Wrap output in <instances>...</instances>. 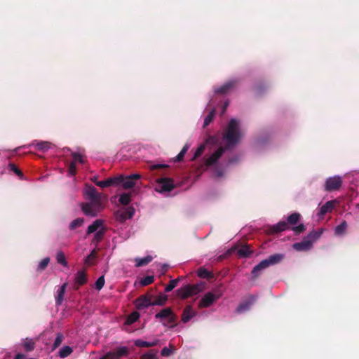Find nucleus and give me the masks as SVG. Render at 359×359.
<instances>
[{
  "label": "nucleus",
  "instance_id": "obj_1",
  "mask_svg": "<svg viewBox=\"0 0 359 359\" xmlns=\"http://www.w3.org/2000/svg\"><path fill=\"white\" fill-rule=\"evenodd\" d=\"M242 136L240 121L236 118H231L224 130L222 138L220 139L218 136L208 137L205 142L196 149L192 160L199 157L208 147L209 151L205 159V165L212 170L215 177H221L224 175L226 168L233 163L227 157L228 150L234 147Z\"/></svg>",
  "mask_w": 359,
  "mask_h": 359
},
{
  "label": "nucleus",
  "instance_id": "obj_2",
  "mask_svg": "<svg viewBox=\"0 0 359 359\" xmlns=\"http://www.w3.org/2000/svg\"><path fill=\"white\" fill-rule=\"evenodd\" d=\"M83 196L87 202L81 204L83 212L87 216L95 217L104 208L101 194L94 187L86 186Z\"/></svg>",
  "mask_w": 359,
  "mask_h": 359
},
{
  "label": "nucleus",
  "instance_id": "obj_3",
  "mask_svg": "<svg viewBox=\"0 0 359 359\" xmlns=\"http://www.w3.org/2000/svg\"><path fill=\"white\" fill-rule=\"evenodd\" d=\"M155 318L165 327L173 328L176 325L177 316L170 307L161 309L155 315Z\"/></svg>",
  "mask_w": 359,
  "mask_h": 359
},
{
  "label": "nucleus",
  "instance_id": "obj_4",
  "mask_svg": "<svg viewBox=\"0 0 359 359\" xmlns=\"http://www.w3.org/2000/svg\"><path fill=\"white\" fill-rule=\"evenodd\" d=\"M284 258L283 254H274L269 256L267 259L262 260L257 265H256L252 271V274L254 277L259 276L261 271L266 269L267 267L279 263Z\"/></svg>",
  "mask_w": 359,
  "mask_h": 359
},
{
  "label": "nucleus",
  "instance_id": "obj_5",
  "mask_svg": "<svg viewBox=\"0 0 359 359\" xmlns=\"http://www.w3.org/2000/svg\"><path fill=\"white\" fill-rule=\"evenodd\" d=\"M93 233H95V234L92 242L93 243L97 244L102 241L105 233V229L103 225V220L96 219L88 227L86 233L89 235Z\"/></svg>",
  "mask_w": 359,
  "mask_h": 359
},
{
  "label": "nucleus",
  "instance_id": "obj_6",
  "mask_svg": "<svg viewBox=\"0 0 359 359\" xmlns=\"http://www.w3.org/2000/svg\"><path fill=\"white\" fill-rule=\"evenodd\" d=\"M204 283L194 285H185L181 287L177 292V296L181 299H187L198 294L203 290Z\"/></svg>",
  "mask_w": 359,
  "mask_h": 359
},
{
  "label": "nucleus",
  "instance_id": "obj_7",
  "mask_svg": "<svg viewBox=\"0 0 359 359\" xmlns=\"http://www.w3.org/2000/svg\"><path fill=\"white\" fill-rule=\"evenodd\" d=\"M222 295V293L218 289H215L212 292H206L199 301L198 307L199 309L208 308L217 301Z\"/></svg>",
  "mask_w": 359,
  "mask_h": 359
},
{
  "label": "nucleus",
  "instance_id": "obj_8",
  "mask_svg": "<svg viewBox=\"0 0 359 359\" xmlns=\"http://www.w3.org/2000/svg\"><path fill=\"white\" fill-rule=\"evenodd\" d=\"M174 182L171 178L162 177L156 180L155 190L164 194L170 191L174 188Z\"/></svg>",
  "mask_w": 359,
  "mask_h": 359
},
{
  "label": "nucleus",
  "instance_id": "obj_9",
  "mask_svg": "<svg viewBox=\"0 0 359 359\" xmlns=\"http://www.w3.org/2000/svg\"><path fill=\"white\" fill-rule=\"evenodd\" d=\"M134 214L135 209L133 207H123L116 212L115 216L116 219L123 222L126 219L131 218Z\"/></svg>",
  "mask_w": 359,
  "mask_h": 359
},
{
  "label": "nucleus",
  "instance_id": "obj_10",
  "mask_svg": "<svg viewBox=\"0 0 359 359\" xmlns=\"http://www.w3.org/2000/svg\"><path fill=\"white\" fill-rule=\"evenodd\" d=\"M342 181L339 176H334L327 178L325 184V189L332 191L338 189L341 185Z\"/></svg>",
  "mask_w": 359,
  "mask_h": 359
},
{
  "label": "nucleus",
  "instance_id": "obj_11",
  "mask_svg": "<svg viewBox=\"0 0 359 359\" xmlns=\"http://www.w3.org/2000/svg\"><path fill=\"white\" fill-rule=\"evenodd\" d=\"M152 297L150 295H142L135 300V306L137 309L141 310L153 306Z\"/></svg>",
  "mask_w": 359,
  "mask_h": 359
},
{
  "label": "nucleus",
  "instance_id": "obj_12",
  "mask_svg": "<svg viewBox=\"0 0 359 359\" xmlns=\"http://www.w3.org/2000/svg\"><path fill=\"white\" fill-rule=\"evenodd\" d=\"M336 202L337 201L335 200L329 201L325 204L319 208L317 212L318 219H323L325 214L332 212L335 206Z\"/></svg>",
  "mask_w": 359,
  "mask_h": 359
},
{
  "label": "nucleus",
  "instance_id": "obj_13",
  "mask_svg": "<svg viewBox=\"0 0 359 359\" xmlns=\"http://www.w3.org/2000/svg\"><path fill=\"white\" fill-rule=\"evenodd\" d=\"M72 157L73 160L70 163L68 169L69 176H74L75 175L76 170V164L77 163H83V159L81 155L74 153Z\"/></svg>",
  "mask_w": 359,
  "mask_h": 359
},
{
  "label": "nucleus",
  "instance_id": "obj_14",
  "mask_svg": "<svg viewBox=\"0 0 359 359\" xmlns=\"http://www.w3.org/2000/svg\"><path fill=\"white\" fill-rule=\"evenodd\" d=\"M312 246L313 242L311 240H308L306 238L301 242L294 243L292 245L293 248L297 251H308Z\"/></svg>",
  "mask_w": 359,
  "mask_h": 359
},
{
  "label": "nucleus",
  "instance_id": "obj_15",
  "mask_svg": "<svg viewBox=\"0 0 359 359\" xmlns=\"http://www.w3.org/2000/svg\"><path fill=\"white\" fill-rule=\"evenodd\" d=\"M116 178L119 179V180H116V185L121 184L123 185V187L125 189H128L133 188L135 185V183L131 177H129V176L123 177V176L121 175L118 177H116Z\"/></svg>",
  "mask_w": 359,
  "mask_h": 359
},
{
  "label": "nucleus",
  "instance_id": "obj_16",
  "mask_svg": "<svg viewBox=\"0 0 359 359\" xmlns=\"http://www.w3.org/2000/svg\"><path fill=\"white\" fill-rule=\"evenodd\" d=\"M197 313L193 309L191 305L187 306L182 316V321L184 323H188L190 320H191L194 317L196 316Z\"/></svg>",
  "mask_w": 359,
  "mask_h": 359
},
{
  "label": "nucleus",
  "instance_id": "obj_17",
  "mask_svg": "<svg viewBox=\"0 0 359 359\" xmlns=\"http://www.w3.org/2000/svg\"><path fill=\"white\" fill-rule=\"evenodd\" d=\"M256 299L254 297H251L248 301L241 304L236 309V313H242L248 311Z\"/></svg>",
  "mask_w": 359,
  "mask_h": 359
},
{
  "label": "nucleus",
  "instance_id": "obj_18",
  "mask_svg": "<svg viewBox=\"0 0 359 359\" xmlns=\"http://www.w3.org/2000/svg\"><path fill=\"white\" fill-rule=\"evenodd\" d=\"M67 284L65 283L63 285H62L57 290L56 294H55V303L56 305L60 306L62 304L63 300H64V296L65 294L66 288H67Z\"/></svg>",
  "mask_w": 359,
  "mask_h": 359
},
{
  "label": "nucleus",
  "instance_id": "obj_19",
  "mask_svg": "<svg viewBox=\"0 0 359 359\" xmlns=\"http://www.w3.org/2000/svg\"><path fill=\"white\" fill-rule=\"evenodd\" d=\"M235 83L234 81H229L226 82L225 84L222 86L221 87L216 88L215 90V92L216 93H220V94H226L229 93L233 87Z\"/></svg>",
  "mask_w": 359,
  "mask_h": 359
},
{
  "label": "nucleus",
  "instance_id": "obj_20",
  "mask_svg": "<svg viewBox=\"0 0 359 359\" xmlns=\"http://www.w3.org/2000/svg\"><path fill=\"white\" fill-rule=\"evenodd\" d=\"M159 342L158 339H154L151 341H144L142 339H137L134 341L136 346L138 347H152L156 346Z\"/></svg>",
  "mask_w": 359,
  "mask_h": 359
},
{
  "label": "nucleus",
  "instance_id": "obj_21",
  "mask_svg": "<svg viewBox=\"0 0 359 359\" xmlns=\"http://www.w3.org/2000/svg\"><path fill=\"white\" fill-rule=\"evenodd\" d=\"M119 180L118 178L113 177L108 178L105 180L102 181H95L96 185L99 186L101 188L109 187L111 185H116V180Z\"/></svg>",
  "mask_w": 359,
  "mask_h": 359
},
{
  "label": "nucleus",
  "instance_id": "obj_22",
  "mask_svg": "<svg viewBox=\"0 0 359 359\" xmlns=\"http://www.w3.org/2000/svg\"><path fill=\"white\" fill-rule=\"evenodd\" d=\"M168 301V295L164 293H160L154 297L152 301L153 306H164Z\"/></svg>",
  "mask_w": 359,
  "mask_h": 359
},
{
  "label": "nucleus",
  "instance_id": "obj_23",
  "mask_svg": "<svg viewBox=\"0 0 359 359\" xmlns=\"http://www.w3.org/2000/svg\"><path fill=\"white\" fill-rule=\"evenodd\" d=\"M32 146H34L38 150L46 151L50 148L51 144L48 142L44 141H34L31 144Z\"/></svg>",
  "mask_w": 359,
  "mask_h": 359
},
{
  "label": "nucleus",
  "instance_id": "obj_24",
  "mask_svg": "<svg viewBox=\"0 0 359 359\" xmlns=\"http://www.w3.org/2000/svg\"><path fill=\"white\" fill-rule=\"evenodd\" d=\"M76 283L79 285H83L87 282V276L83 270L77 271L75 277Z\"/></svg>",
  "mask_w": 359,
  "mask_h": 359
},
{
  "label": "nucleus",
  "instance_id": "obj_25",
  "mask_svg": "<svg viewBox=\"0 0 359 359\" xmlns=\"http://www.w3.org/2000/svg\"><path fill=\"white\" fill-rule=\"evenodd\" d=\"M288 223L285 221H280L276 225L272 226V232L277 233L282 231H285L288 229Z\"/></svg>",
  "mask_w": 359,
  "mask_h": 359
},
{
  "label": "nucleus",
  "instance_id": "obj_26",
  "mask_svg": "<svg viewBox=\"0 0 359 359\" xmlns=\"http://www.w3.org/2000/svg\"><path fill=\"white\" fill-rule=\"evenodd\" d=\"M135 266L137 267L147 265L152 260L151 256H146L142 258H135Z\"/></svg>",
  "mask_w": 359,
  "mask_h": 359
},
{
  "label": "nucleus",
  "instance_id": "obj_27",
  "mask_svg": "<svg viewBox=\"0 0 359 359\" xmlns=\"http://www.w3.org/2000/svg\"><path fill=\"white\" fill-rule=\"evenodd\" d=\"M140 313L137 311H134L127 317L125 321V324L127 325H130L136 322L140 318Z\"/></svg>",
  "mask_w": 359,
  "mask_h": 359
},
{
  "label": "nucleus",
  "instance_id": "obj_28",
  "mask_svg": "<svg viewBox=\"0 0 359 359\" xmlns=\"http://www.w3.org/2000/svg\"><path fill=\"white\" fill-rule=\"evenodd\" d=\"M56 260L58 264L62 265L65 267H68V264L66 260L65 255L62 251H59L57 252Z\"/></svg>",
  "mask_w": 359,
  "mask_h": 359
},
{
  "label": "nucleus",
  "instance_id": "obj_29",
  "mask_svg": "<svg viewBox=\"0 0 359 359\" xmlns=\"http://www.w3.org/2000/svg\"><path fill=\"white\" fill-rule=\"evenodd\" d=\"M72 352V348L69 346H65L60 348L58 355L61 358H65L69 355Z\"/></svg>",
  "mask_w": 359,
  "mask_h": 359
},
{
  "label": "nucleus",
  "instance_id": "obj_30",
  "mask_svg": "<svg viewBox=\"0 0 359 359\" xmlns=\"http://www.w3.org/2000/svg\"><path fill=\"white\" fill-rule=\"evenodd\" d=\"M347 227V223L344 221L340 224L337 225L334 229V233L337 236L343 235Z\"/></svg>",
  "mask_w": 359,
  "mask_h": 359
},
{
  "label": "nucleus",
  "instance_id": "obj_31",
  "mask_svg": "<svg viewBox=\"0 0 359 359\" xmlns=\"http://www.w3.org/2000/svg\"><path fill=\"white\" fill-rule=\"evenodd\" d=\"M116 356L117 359H119L121 357L126 356L128 353V348L126 346H121L118 347L116 351H114Z\"/></svg>",
  "mask_w": 359,
  "mask_h": 359
},
{
  "label": "nucleus",
  "instance_id": "obj_32",
  "mask_svg": "<svg viewBox=\"0 0 359 359\" xmlns=\"http://www.w3.org/2000/svg\"><path fill=\"white\" fill-rule=\"evenodd\" d=\"M191 144L189 143H186L184 146L183 147L181 151L179 153V154L175 157V161H180L183 159L185 154L187 152L189 149L190 148Z\"/></svg>",
  "mask_w": 359,
  "mask_h": 359
},
{
  "label": "nucleus",
  "instance_id": "obj_33",
  "mask_svg": "<svg viewBox=\"0 0 359 359\" xmlns=\"http://www.w3.org/2000/svg\"><path fill=\"white\" fill-rule=\"evenodd\" d=\"M251 253V251L248 246L244 245L241 246L237 250V254L239 257H248Z\"/></svg>",
  "mask_w": 359,
  "mask_h": 359
},
{
  "label": "nucleus",
  "instance_id": "obj_34",
  "mask_svg": "<svg viewBox=\"0 0 359 359\" xmlns=\"http://www.w3.org/2000/svg\"><path fill=\"white\" fill-rule=\"evenodd\" d=\"M130 194H122L119 196L118 201L121 204L127 205L130 203Z\"/></svg>",
  "mask_w": 359,
  "mask_h": 359
},
{
  "label": "nucleus",
  "instance_id": "obj_35",
  "mask_svg": "<svg viewBox=\"0 0 359 359\" xmlns=\"http://www.w3.org/2000/svg\"><path fill=\"white\" fill-rule=\"evenodd\" d=\"M322 233L323 229H320V231H312L308 235L306 238L308 240H311L313 243L316 240H318L320 237Z\"/></svg>",
  "mask_w": 359,
  "mask_h": 359
},
{
  "label": "nucleus",
  "instance_id": "obj_36",
  "mask_svg": "<svg viewBox=\"0 0 359 359\" xmlns=\"http://www.w3.org/2000/svg\"><path fill=\"white\" fill-rule=\"evenodd\" d=\"M300 218V215L299 213L294 212L287 217V223L290 224H296Z\"/></svg>",
  "mask_w": 359,
  "mask_h": 359
},
{
  "label": "nucleus",
  "instance_id": "obj_37",
  "mask_svg": "<svg viewBox=\"0 0 359 359\" xmlns=\"http://www.w3.org/2000/svg\"><path fill=\"white\" fill-rule=\"evenodd\" d=\"M179 278L171 280L165 287V292H169L172 291L177 285Z\"/></svg>",
  "mask_w": 359,
  "mask_h": 359
},
{
  "label": "nucleus",
  "instance_id": "obj_38",
  "mask_svg": "<svg viewBox=\"0 0 359 359\" xmlns=\"http://www.w3.org/2000/svg\"><path fill=\"white\" fill-rule=\"evenodd\" d=\"M215 109H212L210 110V111L209 112V114L207 115V116L205 118L204 123H203V126L204 127H206L207 126H208L210 124V123L213 119V117L215 116Z\"/></svg>",
  "mask_w": 359,
  "mask_h": 359
},
{
  "label": "nucleus",
  "instance_id": "obj_39",
  "mask_svg": "<svg viewBox=\"0 0 359 359\" xmlns=\"http://www.w3.org/2000/svg\"><path fill=\"white\" fill-rule=\"evenodd\" d=\"M23 347L27 351H30L34 348V343L32 339H26L23 341Z\"/></svg>",
  "mask_w": 359,
  "mask_h": 359
},
{
  "label": "nucleus",
  "instance_id": "obj_40",
  "mask_svg": "<svg viewBox=\"0 0 359 359\" xmlns=\"http://www.w3.org/2000/svg\"><path fill=\"white\" fill-rule=\"evenodd\" d=\"M154 278L153 276H148L146 277L142 278L140 283L141 285L146 286L154 282Z\"/></svg>",
  "mask_w": 359,
  "mask_h": 359
},
{
  "label": "nucleus",
  "instance_id": "obj_41",
  "mask_svg": "<svg viewBox=\"0 0 359 359\" xmlns=\"http://www.w3.org/2000/svg\"><path fill=\"white\" fill-rule=\"evenodd\" d=\"M104 276L99 277L95 283V288L98 291L100 290L104 287Z\"/></svg>",
  "mask_w": 359,
  "mask_h": 359
},
{
  "label": "nucleus",
  "instance_id": "obj_42",
  "mask_svg": "<svg viewBox=\"0 0 359 359\" xmlns=\"http://www.w3.org/2000/svg\"><path fill=\"white\" fill-rule=\"evenodd\" d=\"M83 222H84L83 219L77 218L71 222V224L69 225V228L71 229H74L81 226L83 224Z\"/></svg>",
  "mask_w": 359,
  "mask_h": 359
},
{
  "label": "nucleus",
  "instance_id": "obj_43",
  "mask_svg": "<svg viewBox=\"0 0 359 359\" xmlns=\"http://www.w3.org/2000/svg\"><path fill=\"white\" fill-rule=\"evenodd\" d=\"M63 338L64 337H63L62 334H61V333L57 334L56 338H55L53 345V349H55L62 344Z\"/></svg>",
  "mask_w": 359,
  "mask_h": 359
},
{
  "label": "nucleus",
  "instance_id": "obj_44",
  "mask_svg": "<svg viewBox=\"0 0 359 359\" xmlns=\"http://www.w3.org/2000/svg\"><path fill=\"white\" fill-rule=\"evenodd\" d=\"M50 262V258L49 257H46L44 259H43L39 264L38 266H37V270L38 271H42L43 270L48 264Z\"/></svg>",
  "mask_w": 359,
  "mask_h": 359
},
{
  "label": "nucleus",
  "instance_id": "obj_45",
  "mask_svg": "<svg viewBox=\"0 0 359 359\" xmlns=\"http://www.w3.org/2000/svg\"><path fill=\"white\" fill-rule=\"evenodd\" d=\"M95 257V250H93L91 253L86 258L85 264L87 265L93 264V260Z\"/></svg>",
  "mask_w": 359,
  "mask_h": 359
},
{
  "label": "nucleus",
  "instance_id": "obj_46",
  "mask_svg": "<svg viewBox=\"0 0 359 359\" xmlns=\"http://www.w3.org/2000/svg\"><path fill=\"white\" fill-rule=\"evenodd\" d=\"M157 352L154 351H150L148 353L144 354L142 358L144 359H156Z\"/></svg>",
  "mask_w": 359,
  "mask_h": 359
},
{
  "label": "nucleus",
  "instance_id": "obj_47",
  "mask_svg": "<svg viewBox=\"0 0 359 359\" xmlns=\"http://www.w3.org/2000/svg\"><path fill=\"white\" fill-rule=\"evenodd\" d=\"M198 275L201 278H208L210 276V273L207 269L201 268L198 271Z\"/></svg>",
  "mask_w": 359,
  "mask_h": 359
},
{
  "label": "nucleus",
  "instance_id": "obj_48",
  "mask_svg": "<svg viewBox=\"0 0 359 359\" xmlns=\"http://www.w3.org/2000/svg\"><path fill=\"white\" fill-rule=\"evenodd\" d=\"M8 167L10 170L13 171L17 175L20 176V177H22V172L18 168H16V166L14 164L10 163L8 165Z\"/></svg>",
  "mask_w": 359,
  "mask_h": 359
},
{
  "label": "nucleus",
  "instance_id": "obj_49",
  "mask_svg": "<svg viewBox=\"0 0 359 359\" xmlns=\"http://www.w3.org/2000/svg\"><path fill=\"white\" fill-rule=\"evenodd\" d=\"M100 359H117L116 354L114 351H110L104 354L101 358Z\"/></svg>",
  "mask_w": 359,
  "mask_h": 359
},
{
  "label": "nucleus",
  "instance_id": "obj_50",
  "mask_svg": "<svg viewBox=\"0 0 359 359\" xmlns=\"http://www.w3.org/2000/svg\"><path fill=\"white\" fill-rule=\"evenodd\" d=\"M172 351L169 347H164L161 350V355L165 357H168V356L172 354Z\"/></svg>",
  "mask_w": 359,
  "mask_h": 359
},
{
  "label": "nucleus",
  "instance_id": "obj_51",
  "mask_svg": "<svg viewBox=\"0 0 359 359\" xmlns=\"http://www.w3.org/2000/svg\"><path fill=\"white\" fill-rule=\"evenodd\" d=\"M292 230L296 233H300L301 232L304 231L305 230V227L303 224H299L298 226H294L292 228Z\"/></svg>",
  "mask_w": 359,
  "mask_h": 359
},
{
  "label": "nucleus",
  "instance_id": "obj_52",
  "mask_svg": "<svg viewBox=\"0 0 359 359\" xmlns=\"http://www.w3.org/2000/svg\"><path fill=\"white\" fill-rule=\"evenodd\" d=\"M167 165H165V164H155L152 166L153 168H165L166 167Z\"/></svg>",
  "mask_w": 359,
  "mask_h": 359
},
{
  "label": "nucleus",
  "instance_id": "obj_53",
  "mask_svg": "<svg viewBox=\"0 0 359 359\" xmlns=\"http://www.w3.org/2000/svg\"><path fill=\"white\" fill-rule=\"evenodd\" d=\"M128 176L131 177V178L133 179V181H134V180H138L140 177V175L138 174H133V175H130Z\"/></svg>",
  "mask_w": 359,
  "mask_h": 359
},
{
  "label": "nucleus",
  "instance_id": "obj_54",
  "mask_svg": "<svg viewBox=\"0 0 359 359\" xmlns=\"http://www.w3.org/2000/svg\"><path fill=\"white\" fill-rule=\"evenodd\" d=\"M25 358H26L25 355L22 353L18 354L15 358V359H25Z\"/></svg>",
  "mask_w": 359,
  "mask_h": 359
},
{
  "label": "nucleus",
  "instance_id": "obj_55",
  "mask_svg": "<svg viewBox=\"0 0 359 359\" xmlns=\"http://www.w3.org/2000/svg\"><path fill=\"white\" fill-rule=\"evenodd\" d=\"M229 105V102H225V103L224 104V106H223V109H222V114H224L225 111H226V109L227 108Z\"/></svg>",
  "mask_w": 359,
  "mask_h": 359
},
{
  "label": "nucleus",
  "instance_id": "obj_56",
  "mask_svg": "<svg viewBox=\"0 0 359 359\" xmlns=\"http://www.w3.org/2000/svg\"><path fill=\"white\" fill-rule=\"evenodd\" d=\"M209 104L210 106H211V105H212V104H211V101H210V102H209V104Z\"/></svg>",
  "mask_w": 359,
  "mask_h": 359
}]
</instances>
